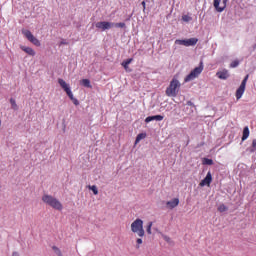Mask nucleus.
Returning <instances> with one entry per match:
<instances>
[{
	"label": "nucleus",
	"mask_w": 256,
	"mask_h": 256,
	"mask_svg": "<svg viewBox=\"0 0 256 256\" xmlns=\"http://www.w3.org/2000/svg\"><path fill=\"white\" fill-rule=\"evenodd\" d=\"M42 201L43 203L50 206L54 210H57V211L63 210V204L61 203V201L52 195L44 194L42 196Z\"/></svg>",
	"instance_id": "f257e3e1"
},
{
	"label": "nucleus",
	"mask_w": 256,
	"mask_h": 256,
	"mask_svg": "<svg viewBox=\"0 0 256 256\" xmlns=\"http://www.w3.org/2000/svg\"><path fill=\"white\" fill-rule=\"evenodd\" d=\"M181 90V82L177 80L176 78H173L169 84V86L166 88V95L168 97H176Z\"/></svg>",
	"instance_id": "f03ea898"
},
{
	"label": "nucleus",
	"mask_w": 256,
	"mask_h": 256,
	"mask_svg": "<svg viewBox=\"0 0 256 256\" xmlns=\"http://www.w3.org/2000/svg\"><path fill=\"white\" fill-rule=\"evenodd\" d=\"M58 83H59L60 87H62L63 91H65L66 95H68V97L73 102V104L75 106H78L79 100L74 97V94H73L69 84H67V82L62 78L58 79Z\"/></svg>",
	"instance_id": "7ed1b4c3"
},
{
	"label": "nucleus",
	"mask_w": 256,
	"mask_h": 256,
	"mask_svg": "<svg viewBox=\"0 0 256 256\" xmlns=\"http://www.w3.org/2000/svg\"><path fill=\"white\" fill-rule=\"evenodd\" d=\"M204 71V62L200 61L198 67H195L184 79L185 83H189V81H193V79H197Z\"/></svg>",
	"instance_id": "20e7f679"
},
{
	"label": "nucleus",
	"mask_w": 256,
	"mask_h": 256,
	"mask_svg": "<svg viewBox=\"0 0 256 256\" xmlns=\"http://www.w3.org/2000/svg\"><path fill=\"white\" fill-rule=\"evenodd\" d=\"M131 231L133 233H137L138 237H144L145 235V230L143 229V220L142 219H136L132 224H131Z\"/></svg>",
	"instance_id": "39448f33"
},
{
	"label": "nucleus",
	"mask_w": 256,
	"mask_h": 256,
	"mask_svg": "<svg viewBox=\"0 0 256 256\" xmlns=\"http://www.w3.org/2000/svg\"><path fill=\"white\" fill-rule=\"evenodd\" d=\"M199 42V39L196 37H192L189 39H176L175 44L184 46V47H193L196 46Z\"/></svg>",
	"instance_id": "423d86ee"
},
{
	"label": "nucleus",
	"mask_w": 256,
	"mask_h": 256,
	"mask_svg": "<svg viewBox=\"0 0 256 256\" xmlns=\"http://www.w3.org/2000/svg\"><path fill=\"white\" fill-rule=\"evenodd\" d=\"M22 34L25 36V38L32 43L34 46L36 47H41V41H39V39H37V37H35V35H33V33L31 32V30L28 29H23L22 30Z\"/></svg>",
	"instance_id": "0eeeda50"
},
{
	"label": "nucleus",
	"mask_w": 256,
	"mask_h": 256,
	"mask_svg": "<svg viewBox=\"0 0 256 256\" xmlns=\"http://www.w3.org/2000/svg\"><path fill=\"white\" fill-rule=\"evenodd\" d=\"M248 79H249V74H247L243 78L240 86L237 88L236 93H235V96H236L237 100L241 99L242 96L244 95Z\"/></svg>",
	"instance_id": "6e6552de"
},
{
	"label": "nucleus",
	"mask_w": 256,
	"mask_h": 256,
	"mask_svg": "<svg viewBox=\"0 0 256 256\" xmlns=\"http://www.w3.org/2000/svg\"><path fill=\"white\" fill-rule=\"evenodd\" d=\"M222 1V4H221ZM229 0H213V7L216 12L223 13L227 8V3ZM221 5V6H220Z\"/></svg>",
	"instance_id": "1a4fd4ad"
},
{
	"label": "nucleus",
	"mask_w": 256,
	"mask_h": 256,
	"mask_svg": "<svg viewBox=\"0 0 256 256\" xmlns=\"http://www.w3.org/2000/svg\"><path fill=\"white\" fill-rule=\"evenodd\" d=\"M95 27L99 30H102V32L106 30H110L114 27V22L110 21H98L95 23Z\"/></svg>",
	"instance_id": "9d476101"
},
{
	"label": "nucleus",
	"mask_w": 256,
	"mask_h": 256,
	"mask_svg": "<svg viewBox=\"0 0 256 256\" xmlns=\"http://www.w3.org/2000/svg\"><path fill=\"white\" fill-rule=\"evenodd\" d=\"M213 181V176L211 171H208L205 178L201 180V182L199 183L200 187H205L208 186L210 187L211 183Z\"/></svg>",
	"instance_id": "9b49d317"
},
{
	"label": "nucleus",
	"mask_w": 256,
	"mask_h": 256,
	"mask_svg": "<svg viewBox=\"0 0 256 256\" xmlns=\"http://www.w3.org/2000/svg\"><path fill=\"white\" fill-rule=\"evenodd\" d=\"M216 76H217L218 79L226 80L230 77V74H229V71L227 69H224L222 71H218L216 73Z\"/></svg>",
	"instance_id": "f8f14e48"
},
{
	"label": "nucleus",
	"mask_w": 256,
	"mask_h": 256,
	"mask_svg": "<svg viewBox=\"0 0 256 256\" xmlns=\"http://www.w3.org/2000/svg\"><path fill=\"white\" fill-rule=\"evenodd\" d=\"M178 204H179L178 198H173L172 200L166 202V206L170 210H173L174 208H176Z\"/></svg>",
	"instance_id": "ddd939ff"
},
{
	"label": "nucleus",
	"mask_w": 256,
	"mask_h": 256,
	"mask_svg": "<svg viewBox=\"0 0 256 256\" xmlns=\"http://www.w3.org/2000/svg\"><path fill=\"white\" fill-rule=\"evenodd\" d=\"M20 49L29 56L35 57V50L33 48L22 45L20 46Z\"/></svg>",
	"instance_id": "4468645a"
},
{
	"label": "nucleus",
	"mask_w": 256,
	"mask_h": 256,
	"mask_svg": "<svg viewBox=\"0 0 256 256\" xmlns=\"http://www.w3.org/2000/svg\"><path fill=\"white\" fill-rule=\"evenodd\" d=\"M164 119V117L163 116H161V115H155V116H149V117H147L146 119H145V122L146 123H149V122H151V121H162Z\"/></svg>",
	"instance_id": "2eb2a0df"
},
{
	"label": "nucleus",
	"mask_w": 256,
	"mask_h": 256,
	"mask_svg": "<svg viewBox=\"0 0 256 256\" xmlns=\"http://www.w3.org/2000/svg\"><path fill=\"white\" fill-rule=\"evenodd\" d=\"M80 85L86 87L87 89H92L91 81L89 79H82Z\"/></svg>",
	"instance_id": "dca6fc26"
},
{
	"label": "nucleus",
	"mask_w": 256,
	"mask_h": 256,
	"mask_svg": "<svg viewBox=\"0 0 256 256\" xmlns=\"http://www.w3.org/2000/svg\"><path fill=\"white\" fill-rule=\"evenodd\" d=\"M249 135H250L249 128L248 127H244L241 140L242 141L247 140Z\"/></svg>",
	"instance_id": "f3484780"
},
{
	"label": "nucleus",
	"mask_w": 256,
	"mask_h": 256,
	"mask_svg": "<svg viewBox=\"0 0 256 256\" xmlns=\"http://www.w3.org/2000/svg\"><path fill=\"white\" fill-rule=\"evenodd\" d=\"M246 151L249 152L250 154L256 152V139L252 140L251 147L247 148Z\"/></svg>",
	"instance_id": "a211bd4d"
},
{
	"label": "nucleus",
	"mask_w": 256,
	"mask_h": 256,
	"mask_svg": "<svg viewBox=\"0 0 256 256\" xmlns=\"http://www.w3.org/2000/svg\"><path fill=\"white\" fill-rule=\"evenodd\" d=\"M133 62V58H129L122 62V66L126 71H128L129 65Z\"/></svg>",
	"instance_id": "6ab92c4d"
},
{
	"label": "nucleus",
	"mask_w": 256,
	"mask_h": 256,
	"mask_svg": "<svg viewBox=\"0 0 256 256\" xmlns=\"http://www.w3.org/2000/svg\"><path fill=\"white\" fill-rule=\"evenodd\" d=\"M193 20V17L189 16V14H184L182 16V21L186 22V23H189Z\"/></svg>",
	"instance_id": "aec40b11"
},
{
	"label": "nucleus",
	"mask_w": 256,
	"mask_h": 256,
	"mask_svg": "<svg viewBox=\"0 0 256 256\" xmlns=\"http://www.w3.org/2000/svg\"><path fill=\"white\" fill-rule=\"evenodd\" d=\"M226 211H228V207H227L225 204H220V205L218 206V212L224 213V212H226Z\"/></svg>",
	"instance_id": "412c9836"
},
{
	"label": "nucleus",
	"mask_w": 256,
	"mask_h": 256,
	"mask_svg": "<svg viewBox=\"0 0 256 256\" xmlns=\"http://www.w3.org/2000/svg\"><path fill=\"white\" fill-rule=\"evenodd\" d=\"M145 138H146V134L144 133L139 134L136 138L135 144H138L142 139H145Z\"/></svg>",
	"instance_id": "4be33fe9"
},
{
	"label": "nucleus",
	"mask_w": 256,
	"mask_h": 256,
	"mask_svg": "<svg viewBox=\"0 0 256 256\" xmlns=\"http://www.w3.org/2000/svg\"><path fill=\"white\" fill-rule=\"evenodd\" d=\"M89 190L93 192L94 195H98L99 191L96 185L89 186Z\"/></svg>",
	"instance_id": "5701e85b"
},
{
	"label": "nucleus",
	"mask_w": 256,
	"mask_h": 256,
	"mask_svg": "<svg viewBox=\"0 0 256 256\" xmlns=\"http://www.w3.org/2000/svg\"><path fill=\"white\" fill-rule=\"evenodd\" d=\"M239 64H240L239 60H234L230 63V68L232 69L237 68Z\"/></svg>",
	"instance_id": "b1692460"
},
{
	"label": "nucleus",
	"mask_w": 256,
	"mask_h": 256,
	"mask_svg": "<svg viewBox=\"0 0 256 256\" xmlns=\"http://www.w3.org/2000/svg\"><path fill=\"white\" fill-rule=\"evenodd\" d=\"M114 27H116V28H125L126 23L125 22H117V23H114Z\"/></svg>",
	"instance_id": "393cba45"
},
{
	"label": "nucleus",
	"mask_w": 256,
	"mask_h": 256,
	"mask_svg": "<svg viewBox=\"0 0 256 256\" xmlns=\"http://www.w3.org/2000/svg\"><path fill=\"white\" fill-rule=\"evenodd\" d=\"M203 164H206V165H213V164H214V161H213L211 158H204Z\"/></svg>",
	"instance_id": "a878e982"
},
{
	"label": "nucleus",
	"mask_w": 256,
	"mask_h": 256,
	"mask_svg": "<svg viewBox=\"0 0 256 256\" xmlns=\"http://www.w3.org/2000/svg\"><path fill=\"white\" fill-rule=\"evenodd\" d=\"M152 226H153V222H149L148 226H147V229H146L148 235H152V231H151Z\"/></svg>",
	"instance_id": "bb28decb"
},
{
	"label": "nucleus",
	"mask_w": 256,
	"mask_h": 256,
	"mask_svg": "<svg viewBox=\"0 0 256 256\" xmlns=\"http://www.w3.org/2000/svg\"><path fill=\"white\" fill-rule=\"evenodd\" d=\"M10 103H11V105H12L13 108H16V107H17L16 101H15L13 98L10 99Z\"/></svg>",
	"instance_id": "cd10ccee"
},
{
	"label": "nucleus",
	"mask_w": 256,
	"mask_h": 256,
	"mask_svg": "<svg viewBox=\"0 0 256 256\" xmlns=\"http://www.w3.org/2000/svg\"><path fill=\"white\" fill-rule=\"evenodd\" d=\"M53 250H55L59 256H62L61 250L58 247L54 246Z\"/></svg>",
	"instance_id": "c85d7f7f"
},
{
	"label": "nucleus",
	"mask_w": 256,
	"mask_h": 256,
	"mask_svg": "<svg viewBox=\"0 0 256 256\" xmlns=\"http://www.w3.org/2000/svg\"><path fill=\"white\" fill-rule=\"evenodd\" d=\"M163 239H164V241H166L167 243H170V241H171L170 237H168V236H164Z\"/></svg>",
	"instance_id": "c756f323"
},
{
	"label": "nucleus",
	"mask_w": 256,
	"mask_h": 256,
	"mask_svg": "<svg viewBox=\"0 0 256 256\" xmlns=\"http://www.w3.org/2000/svg\"><path fill=\"white\" fill-rule=\"evenodd\" d=\"M136 242H137V245H142V243H143L141 238H138Z\"/></svg>",
	"instance_id": "7c9ffc66"
},
{
	"label": "nucleus",
	"mask_w": 256,
	"mask_h": 256,
	"mask_svg": "<svg viewBox=\"0 0 256 256\" xmlns=\"http://www.w3.org/2000/svg\"><path fill=\"white\" fill-rule=\"evenodd\" d=\"M142 6H143V12H145V10H146V2L145 1L142 2Z\"/></svg>",
	"instance_id": "2f4dec72"
},
{
	"label": "nucleus",
	"mask_w": 256,
	"mask_h": 256,
	"mask_svg": "<svg viewBox=\"0 0 256 256\" xmlns=\"http://www.w3.org/2000/svg\"><path fill=\"white\" fill-rule=\"evenodd\" d=\"M12 256H20V255L17 252H13Z\"/></svg>",
	"instance_id": "473e14b6"
},
{
	"label": "nucleus",
	"mask_w": 256,
	"mask_h": 256,
	"mask_svg": "<svg viewBox=\"0 0 256 256\" xmlns=\"http://www.w3.org/2000/svg\"><path fill=\"white\" fill-rule=\"evenodd\" d=\"M1 124H2V122H1V119H0V127H1Z\"/></svg>",
	"instance_id": "72a5a7b5"
}]
</instances>
